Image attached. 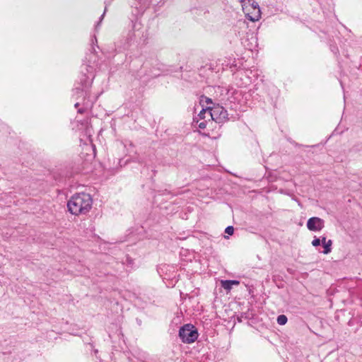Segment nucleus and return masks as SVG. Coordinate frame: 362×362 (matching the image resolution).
Instances as JSON below:
<instances>
[{
  "instance_id": "1",
  "label": "nucleus",
  "mask_w": 362,
  "mask_h": 362,
  "mask_svg": "<svg viewBox=\"0 0 362 362\" xmlns=\"http://www.w3.org/2000/svg\"><path fill=\"white\" fill-rule=\"evenodd\" d=\"M88 67V66H86V69L88 74L82 76L80 79V86L74 90V94L78 95L76 99L81 98V101H78L74 104V107L77 109L78 114L90 112L98 97L96 95H92L89 91V88L91 86L93 80V76L91 74L92 71H90Z\"/></svg>"
},
{
  "instance_id": "2",
  "label": "nucleus",
  "mask_w": 362,
  "mask_h": 362,
  "mask_svg": "<svg viewBox=\"0 0 362 362\" xmlns=\"http://www.w3.org/2000/svg\"><path fill=\"white\" fill-rule=\"evenodd\" d=\"M93 199L90 194L78 193L68 201L67 207L71 214L78 216L87 214L92 208Z\"/></svg>"
},
{
  "instance_id": "3",
  "label": "nucleus",
  "mask_w": 362,
  "mask_h": 362,
  "mask_svg": "<svg viewBox=\"0 0 362 362\" xmlns=\"http://www.w3.org/2000/svg\"><path fill=\"white\" fill-rule=\"evenodd\" d=\"M199 334L195 327L191 324L182 326L179 331V337L184 343L191 344L198 338Z\"/></svg>"
},
{
  "instance_id": "4",
  "label": "nucleus",
  "mask_w": 362,
  "mask_h": 362,
  "mask_svg": "<svg viewBox=\"0 0 362 362\" xmlns=\"http://www.w3.org/2000/svg\"><path fill=\"white\" fill-rule=\"evenodd\" d=\"M209 122L213 120L217 123H223L228 120L227 110L218 104L209 106Z\"/></svg>"
},
{
  "instance_id": "5",
  "label": "nucleus",
  "mask_w": 362,
  "mask_h": 362,
  "mask_svg": "<svg viewBox=\"0 0 362 362\" xmlns=\"http://www.w3.org/2000/svg\"><path fill=\"white\" fill-rule=\"evenodd\" d=\"M325 227V221L319 217H311L307 221V228L310 231H320Z\"/></svg>"
},
{
  "instance_id": "6",
  "label": "nucleus",
  "mask_w": 362,
  "mask_h": 362,
  "mask_svg": "<svg viewBox=\"0 0 362 362\" xmlns=\"http://www.w3.org/2000/svg\"><path fill=\"white\" fill-rule=\"evenodd\" d=\"M245 16L248 20L255 22L261 18V11L259 6L253 8V10L245 11Z\"/></svg>"
},
{
  "instance_id": "7",
  "label": "nucleus",
  "mask_w": 362,
  "mask_h": 362,
  "mask_svg": "<svg viewBox=\"0 0 362 362\" xmlns=\"http://www.w3.org/2000/svg\"><path fill=\"white\" fill-rule=\"evenodd\" d=\"M136 2L132 4V6H134L136 8L139 9L141 11H144L146 8H148L151 3V0H134Z\"/></svg>"
},
{
  "instance_id": "8",
  "label": "nucleus",
  "mask_w": 362,
  "mask_h": 362,
  "mask_svg": "<svg viewBox=\"0 0 362 362\" xmlns=\"http://www.w3.org/2000/svg\"><path fill=\"white\" fill-rule=\"evenodd\" d=\"M209 106L206 107V108H203L197 117H196L199 120H205L206 117H209Z\"/></svg>"
},
{
  "instance_id": "9",
  "label": "nucleus",
  "mask_w": 362,
  "mask_h": 362,
  "mask_svg": "<svg viewBox=\"0 0 362 362\" xmlns=\"http://www.w3.org/2000/svg\"><path fill=\"white\" fill-rule=\"evenodd\" d=\"M332 241L331 240H328L327 243H325L323 245V247H324V251H323V253L324 254H329L332 251Z\"/></svg>"
},
{
  "instance_id": "10",
  "label": "nucleus",
  "mask_w": 362,
  "mask_h": 362,
  "mask_svg": "<svg viewBox=\"0 0 362 362\" xmlns=\"http://www.w3.org/2000/svg\"><path fill=\"white\" fill-rule=\"evenodd\" d=\"M276 321L279 325H284L287 322L288 318L285 315H280L277 317Z\"/></svg>"
},
{
  "instance_id": "11",
  "label": "nucleus",
  "mask_w": 362,
  "mask_h": 362,
  "mask_svg": "<svg viewBox=\"0 0 362 362\" xmlns=\"http://www.w3.org/2000/svg\"><path fill=\"white\" fill-rule=\"evenodd\" d=\"M194 121H196L199 128H200L202 129H204L206 128V124H207L206 120H199L198 119L194 118Z\"/></svg>"
},
{
  "instance_id": "12",
  "label": "nucleus",
  "mask_w": 362,
  "mask_h": 362,
  "mask_svg": "<svg viewBox=\"0 0 362 362\" xmlns=\"http://www.w3.org/2000/svg\"><path fill=\"white\" fill-rule=\"evenodd\" d=\"M221 284L226 291H230L232 288V285L230 284L229 280H223L221 281Z\"/></svg>"
},
{
  "instance_id": "13",
  "label": "nucleus",
  "mask_w": 362,
  "mask_h": 362,
  "mask_svg": "<svg viewBox=\"0 0 362 362\" xmlns=\"http://www.w3.org/2000/svg\"><path fill=\"white\" fill-rule=\"evenodd\" d=\"M257 6H259L258 4L255 1H252L249 6H245V7H243V10L244 11L253 10V8L257 7Z\"/></svg>"
},
{
  "instance_id": "14",
  "label": "nucleus",
  "mask_w": 362,
  "mask_h": 362,
  "mask_svg": "<svg viewBox=\"0 0 362 362\" xmlns=\"http://www.w3.org/2000/svg\"><path fill=\"white\" fill-rule=\"evenodd\" d=\"M200 103H203V104H204V103H206L207 105H209V104H213V102H212L211 99V98H207V97H202V99H201V100H200Z\"/></svg>"
},
{
  "instance_id": "15",
  "label": "nucleus",
  "mask_w": 362,
  "mask_h": 362,
  "mask_svg": "<svg viewBox=\"0 0 362 362\" xmlns=\"http://www.w3.org/2000/svg\"><path fill=\"white\" fill-rule=\"evenodd\" d=\"M234 232V228L232 226H228L225 229V233L228 235H233Z\"/></svg>"
},
{
  "instance_id": "16",
  "label": "nucleus",
  "mask_w": 362,
  "mask_h": 362,
  "mask_svg": "<svg viewBox=\"0 0 362 362\" xmlns=\"http://www.w3.org/2000/svg\"><path fill=\"white\" fill-rule=\"evenodd\" d=\"M312 245L314 247L319 246L320 245V239L315 237L314 239L312 241Z\"/></svg>"
},
{
  "instance_id": "17",
  "label": "nucleus",
  "mask_w": 362,
  "mask_h": 362,
  "mask_svg": "<svg viewBox=\"0 0 362 362\" xmlns=\"http://www.w3.org/2000/svg\"><path fill=\"white\" fill-rule=\"evenodd\" d=\"M229 281H230V284L232 285V286L233 285H238L240 284V282L236 280H229Z\"/></svg>"
},
{
  "instance_id": "18",
  "label": "nucleus",
  "mask_w": 362,
  "mask_h": 362,
  "mask_svg": "<svg viewBox=\"0 0 362 362\" xmlns=\"http://www.w3.org/2000/svg\"><path fill=\"white\" fill-rule=\"evenodd\" d=\"M327 242V240L326 239V237L323 236L321 238L320 243H322V245H324Z\"/></svg>"
},
{
  "instance_id": "19",
  "label": "nucleus",
  "mask_w": 362,
  "mask_h": 362,
  "mask_svg": "<svg viewBox=\"0 0 362 362\" xmlns=\"http://www.w3.org/2000/svg\"><path fill=\"white\" fill-rule=\"evenodd\" d=\"M104 15H105V12H104V13H103V14H102V16H100V21H99V22L98 23L97 25H96V28H98V25L100 24V23L102 21V20H103V18Z\"/></svg>"
}]
</instances>
